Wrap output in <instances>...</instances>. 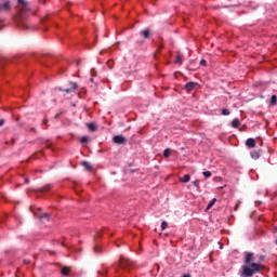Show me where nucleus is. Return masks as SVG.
Returning a JSON list of instances; mask_svg holds the SVG:
<instances>
[{
	"label": "nucleus",
	"instance_id": "nucleus-7",
	"mask_svg": "<svg viewBox=\"0 0 277 277\" xmlns=\"http://www.w3.org/2000/svg\"><path fill=\"white\" fill-rule=\"evenodd\" d=\"M11 10L10 1L4 2L3 4H0V12H9Z\"/></svg>",
	"mask_w": 277,
	"mask_h": 277
},
{
	"label": "nucleus",
	"instance_id": "nucleus-9",
	"mask_svg": "<svg viewBox=\"0 0 277 277\" xmlns=\"http://www.w3.org/2000/svg\"><path fill=\"white\" fill-rule=\"evenodd\" d=\"M51 220V214L50 213H43L39 215V221L41 222H49Z\"/></svg>",
	"mask_w": 277,
	"mask_h": 277
},
{
	"label": "nucleus",
	"instance_id": "nucleus-13",
	"mask_svg": "<svg viewBox=\"0 0 277 277\" xmlns=\"http://www.w3.org/2000/svg\"><path fill=\"white\" fill-rule=\"evenodd\" d=\"M190 182V175L185 174L183 177H180V183H189Z\"/></svg>",
	"mask_w": 277,
	"mask_h": 277
},
{
	"label": "nucleus",
	"instance_id": "nucleus-22",
	"mask_svg": "<svg viewBox=\"0 0 277 277\" xmlns=\"http://www.w3.org/2000/svg\"><path fill=\"white\" fill-rule=\"evenodd\" d=\"M164 158H169L171 156V149L167 148L163 153Z\"/></svg>",
	"mask_w": 277,
	"mask_h": 277
},
{
	"label": "nucleus",
	"instance_id": "nucleus-10",
	"mask_svg": "<svg viewBox=\"0 0 277 277\" xmlns=\"http://www.w3.org/2000/svg\"><path fill=\"white\" fill-rule=\"evenodd\" d=\"M18 3L22 4V12H28L29 11V6H28V3L27 1L25 0H18Z\"/></svg>",
	"mask_w": 277,
	"mask_h": 277
},
{
	"label": "nucleus",
	"instance_id": "nucleus-38",
	"mask_svg": "<svg viewBox=\"0 0 277 277\" xmlns=\"http://www.w3.org/2000/svg\"><path fill=\"white\" fill-rule=\"evenodd\" d=\"M237 208H239V203L236 205V210H237Z\"/></svg>",
	"mask_w": 277,
	"mask_h": 277
},
{
	"label": "nucleus",
	"instance_id": "nucleus-32",
	"mask_svg": "<svg viewBox=\"0 0 277 277\" xmlns=\"http://www.w3.org/2000/svg\"><path fill=\"white\" fill-rule=\"evenodd\" d=\"M24 265H29V261L24 260Z\"/></svg>",
	"mask_w": 277,
	"mask_h": 277
},
{
	"label": "nucleus",
	"instance_id": "nucleus-5",
	"mask_svg": "<svg viewBox=\"0 0 277 277\" xmlns=\"http://www.w3.org/2000/svg\"><path fill=\"white\" fill-rule=\"evenodd\" d=\"M69 85H70V88L64 89V92L67 94L70 92H74L78 89V83H76V82H70Z\"/></svg>",
	"mask_w": 277,
	"mask_h": 277
},
{
	"label": "nucleus",
	"instance_id": "nucleus-14",
	"mask_svg": "<svg viewBox=\"0 0 277 277\" xmlns=\"http://www.w3.org/2000/svg\"><path fill=\"white\" fill-rule=\"evenodd\" d=\"M51 189H52V185H51V184H48V185H45L44 187L39 188L38 192H40V193H48V192L51 190Z\"/></svg>",
	"mask_w": 277,
	"mask_h": 277
},
{
	"label": "nucleus",
	"instance_id": "nucleus-2",
	"mask_svg": "<svg viewBox=\"0 0 277 277\" xmlns=\"http://www.w3.org/2000/svg\"><path fill=\"white\" fill-rule=\"evenodd\" d=\"M153 36H154V32L149 28H146L145 30L140 31V37H142L143 39L136 40V44L138 47H142L145 40H149L150 38H153Z\"/></svg>",
	"mask_w": 277,
	"mask_h": 277
},
{
	"label": "nucleus",
	"instance_id": "nucleus-28",
	"mask_svg": "<svg viewBox=\"0 0 277 277\" xmlns=\"http://www.w3.org/2000/svg\"><path fill=\"white\" fill-rule=\"evenodd\" d=\"M94 252H95V253L101 252V248H100L98 246H95V247H94Z\"/></svg>",
	"mask_w": 277,
	"mask_h": 277
},
{
	"label": "nucleus",
	"instance_id": "nucleus-4",
	"mask_svg": "<svg viewBox=\"0 0 277 277\" xmlns=\"http://www.w3.org/2000/svg\"><path fill=\"white\" fill-rule=\"evenodd\" d=\"M114 143H116L117 145H126L128 140L127 137L122 136V135H116L114 136Z\"/></svg>",
	"mask_w": 277,
	"mask_h": 277
},
{
	"label": "nucleus",
	"instance_id": "nucleus-17",
	"mask_svg": "<svg viewBox=\"0 0 277 277\" xmlns=\"http://www.w3.org/2000/svg\"><path fill=\"white\" fill-rule=\"evenodd\" d=\"M61 274H63V276H68V274H70V267H63V269L61 271Z\"/></svg>",
	"mask_w": 277,
	"mask_h": 277
},
{
	"label": "nucleus",
	"instance_id": "nucleus-1",
	"mask_svg": "<svg viewBox=\"0 0 277 277\" xmlns=\"http://www.w3.org/2000/svg\"><path fill=\"white\" fill-rule=\"evenodd\" d=\"M254 260L255 256L253 252H245V265L241 266L240 277H253L265 268L261 263L265 260L264 255H260L259 262H254Z\"/></svg>",
	"mask_w": 277,
	"mask_h": 277
},
{
	"label": "nucleus",
	"instance_id": "nucleus-30",
	"mask_svg": "<svg viewBox=\"0 0 277 277\" xmlns=\"http://www.w3.org/2000/svg\"><path fill=\"white\" fill-rule=\"evenodd\" d=\"M4 126V119H0V127Z\"/></svg>",
	"mask_w": 277,
	"mask_h": 277
},
{
	"label": "nucleus",
	"instance_id": "nucleus-15",
	"mask_svg": "<svg viewBox=\"0 0 277 277\" xmlns=\"http://www.w3.org/2000/svg\"><path fill=\"white\" fill-rule=\"evenodd\" d=\"M88 130L94 132V131H97V127H96V123H88Z\"/></svg>",
	"mask_w": 277,
	"mask_h": 277
},
{
	"label": "nucleus",
	"instance_id": "nucleus-29",
	"mask_svg": "<svg viewBox=\"0 0 277 277\" xmlns=\"http://www.w3.org/2000/svg\"><path fill=\"white\" fill-rule=\"evenodd\" d=\"M200 65H201V66H207V61H206V60H201Z\"/></svg>",
	"mask_w": 277,
	"mask_h": 277
},
{
	"label": "nucleus",
	"instance_id": "nucleus-8",
	"mask_svg": "<svg viewBox=\"0 0 277 277\" xmlns=\"http://www.w3.org/2000/svg\"><path fill=\"white\" fill-rule=\"evenodd\" d=\"M250 155L252 159L258 160L262 156V150H253L250 153Z\"/></svg>",
	"mask_w": 277,
	"mask_h": 277
},
{
	"label": "nucleus",
	"instance_id": "nucleus-11",
	"mask_svg": "<svg viewBox=\"0 0 277 277\" xmlns=\"http://www.w3.org/2000/svg\"><path fill=\"white\" fill-rule=\"evenodd\" d=\"M81 166H83V168H85L88 172L93 171V167L89 161H82Z\"/></svg>",
	"mask_w": 277,
	"mask_h": 277
},
{
	"label": "nucleus",
	"instance_id": "nucleus-37",
	"mask_svg": "<svg viewBox=\"0 0 277 277\" xmlns=\"http://www.w3.org/2000/svg\"><path fill=\"white\" fill-rule=\"evenodd\" d=\"M81 64V61H78L77 65L79 66Z\"/></svg>",
	"mask_w": 277,
	"mask_h": 277
},
{
	"label": "nucleus",
	"instance_id": "nucleus-25",
	"mask_svg": "<svg viewBox=\"0 0 277 277\" xmlns=\"http://www.w3.org/2000/svg\"><path fill=\"white\" fill-rule=\"evenodd\" d=\"M222 115L230 116V110L229 109H222Z\"/></svg>",
	"mask_w": 277,
	"mask_h": 277
},
{
	"label": "nucleus",
	"instance_id": "nucleus-3",
	"mask_svg": "<svg viewBox=\"0 0 277 277\" xmlns=\"http://www.w3.org/2000/svg\"><path fill=\"white\" fill-rule=\"evenodd\" d=\"M117 266L119 267H131L133 266V261L132 260H128V259H124V258H120Z\"/></svg>",
	"mask_w": 277,
	"mask_h": 277
},
{
	"label": "nucleus",
	"instance_id": "nucleus-16",
	"mask_svg": "<svg viewBox=\"0 0 277 277\" xmlns=\"http://www.w3.org/2000/svg\"><path fill=\"white\" fill-rule=\"evenodd\" d=\"M217 199H211V201L208 203L206 210L209 211L210 209H212V207L216 203Z\"/></svg>",
	"mask_w": 277,
	"mask_h": 277
},
{
	"label": "nucleus",
	"instance_id": "nucleus-18",
	"mask_svg": "<svg viewBox=\"0 0 277 277\" xmlns=\"http://www.w3.org/2000/svg\"><path fill=\"white\" fill-rule=\"evenodd\" d=\"M183 64V56L181 54L176 55L175 65H182Z\"/></svg>",
	"mask_w": 277,
	"mask_h": 277
},
{
	"label": "nucleus",
	"instance_id": "nucleus-34",
	"mask_svg": "<svg viewBox=\"0 0 277 277\" xmlns=\"http://www.w3.org/2000/svg\"><path fill=\"white\" fill-rule=\"evenodd\" d=\"M183 277H192L189 274H185Z\"/></svg>",
	"mask_w": 277,
	"mask_h": 277
},
{
	"label": "nucleus",
	"instance_id": "nucleus-39",
	"mask_svg": "<svg viewBox=\"0 0 277 277\" xmlns=\"http://www.w3.org/2000/svg\"><path fill=\"white\" fill-rule=\"evenodd\" d=\"M97 237L101 238V235L98 234Z\"/></svg>",
	"mask_w": 277,
	"mask_h": 277
},
{
	"label": "nucleus",
	"instance_id": "nucleus-40",
	"mask_svg": "<svg viewBox=\"0 0 277 277\" xmlns=\"http://www.w3.org/2000/svg\"><path fill=\"white\" fill-rule=\"evenodd\" d=\"M39 211H41V208H38Z\"/></svg>",
	"mask_w": 277,
	"mask_h": 277
},
{
	"label": "nucleus",
	"instance_id": "nucleus-27",
	"mask_svg": "<svg viewBox=\"0 0 277 277\" xmlns=\"http://www.w3.org/2000/svg\"><path fill=\"white\" fill-rule=\"evenodd\" d=\"M193 185H194L196 188L199 189V181H198V180H196L195 182H193Z\"/></svg>",
	"mask_w": 277,
	"mask_h": 277
},
{
	"label": "nucleus",
	"instance_id": "nucleus-26",
	"mask_svg": "<svg viewBox=\"0 0 277 277\" xmlns=\"http://www.w3.org/2000/svg\"><path fill=\"white\" fill-rule=\"evenodd\" d=\"M202 174H203V176H206L207 179H209L210 176H212V172H209V171L203 172Z\"/></svg>",
	"mask_w": 277,
	"mask_h": 277
},
{
	"label": "nucleus",
	"instance_id": "nucleus-21",
	"mask_svg": "<svg viewBox=\"0 0 277 277\" xmlns=\"http://www.w3.org/2000/svg\"><path fill=\"white\" fill-rule=\"evenodd\" d=\"M94 76H96V71L94 69H91V78H90L91 83H94Z\"/></svg>",
	"mask_w": 277,
	"mask_h": 277
},
{
	"label": "nucleus",
	"instance_id": "nucleus-19",
	"mask_svg": "<svg viewBox=\"0 0 277 277\" xmlns=\"http://www.w3.org/2000/svg\"><path fill=\"white\" fill-rule=\"evenodd\" d=\"M239 126H240L239 119H234L233 122H232V127L234 129H237V128H239Z\"/></svg>",
	"mask_w": 277,
	"mask_h": 277
},
{
	"label": "nucleus",
	"instance_id": "nucleus-31",
	"mask_svg": "<svg viewBox=\"0 0 277 277\" xmlns=\"http://www.w3.org/2000/svg\"><path fill=\"white\" fill-rule=\"evenodd\" d=\"M161 49H163V44H161L160 48L157 49V52L160 53Z\"/></svg>",
	"mask_w": 277,
	"mask_h": 277
},
{
	"label": "nucleus",
	"instance_id": "nucleus-12",
	"mask_svg": "<svg viewBox=\"0 0 277 277\" xmlns=\"http://www.w3.org/2000/svg\"><path fill=\"white\" fill-rule=\"evenodd\" d=\"M247 147L254 148L255 147V140L254 138H248L246 142Z\"/></svg>",
	"mask_w": 277,
	"mask_h": 277
},
{
	"label": "nucleus",
	"instance_id": "nucleus-24",
	"mask_svg": "<svg viewBox=\"0 0 277 277\" xmlns=\"http://www.w3.org/2000/svg\"><path fill=\"white\" fill-rule=\"evenodd\" d=\"M167 228H168V223L166 221H162L161 230H166Z\"/></svg>",
	"mask_w": 277,
	"mask_h": 277
},
{
	"label": "nucleus",
	"instance_id": "nucleus-20",
	"mask_svg": "<svg viewBox=\"0 0 277 277\" xmlns=\"http://www.w3.org/2000/svg\"><path fill=\"white\" fill-rule=\"evenodd\" d=\"M277 105V96L273 95V97H271V106H276Z\"/></svg>",
	"mask_w": 277,
	"mask_h": 277
},
{
	"label": "nucleus",
	"instance_id": "nucleus-33",
	"mask_svg": "<svg viewBox=\"0 0 277 277\" xmlns=\"http://www.w3.org/2000/svg\"><path fill=\"white\" fill-rule=\"evenodd\" d=\"M49 123V120L48 119H44V124H48Z\"/></svg>",
	"mask_w": 277,
	"mask_h": 277
},
{
	"label": "nucleus",
	"instance_id": "nucleus-41",
	"mask_svg": "<svg viewBox=\"0 0 277 277\" xmlns=\"http://www.w3.org/2000/svg\"><path fill=\"white\" fill-rule=\"evenodd\" d=\"M275 243L277 245V240L275 241Z\"/></svg>",
	"mask_w": 277,
	"mask_h": 277
},
{
	"label": "nucleus",
	"instance_id": "nucleus-36",
	"mask_svg": "<svg viewBox=\"0 0 277 277\" xmlns=\"http://www.w3.org/2000/svg\"><path fill=\"white\" fill-rule=\"evenodd\" d=\"M25 183L28 184V183H29V180L26 179V180H25Z\"/></svg>",
	"mask_w": 277,
	"mask_h": 277
},
{
	"label": "nucleus",
	"instance_id": "nucleus-6",
	"mask_svg": "<svg viewBox=\"0 0 277 277\" xmlns=\"http://www.w3.org/2000/svg\"><path fill=\"white\" fill-rule=\"evenodd\" d=\"M196 85H198V83L190 81L188 83H185V90H187V92H192V91H194Z\"/></svg>",
	"mask_w": 277,
	"mask_h": 277
},
{
	"label": "nucleus",
	"instance_id": "nucleus-35",
	"mask_svg": "<svg viewBox=\"0 0 277 277\" xmlns=\"http://www.w3.org/2000/svg\"><path fill=\"white\" fill-rule=\"evenodd\" d=\"M58 117H60V114H57L56 116H54V118H56V119H58Z\"/></svg>",
	"mask_w": 277,
	"mask_h": 277
},
{
	"label": "nucleus",
	"instance_id": "nucleus-23",
	"mask_svg": "<svg viewBox=\"0 0 277 277\" xmlns=\"http://www.w3.org/2000/svg\"><path fill=\"white\" fill-rule=\"evenodd\" d=\"M88 142H89V136H82L80 138V143H82V144H87Z\"/></svg>",
	"mask_w": 277,
	"mask_h": 277
}]
</instances>
